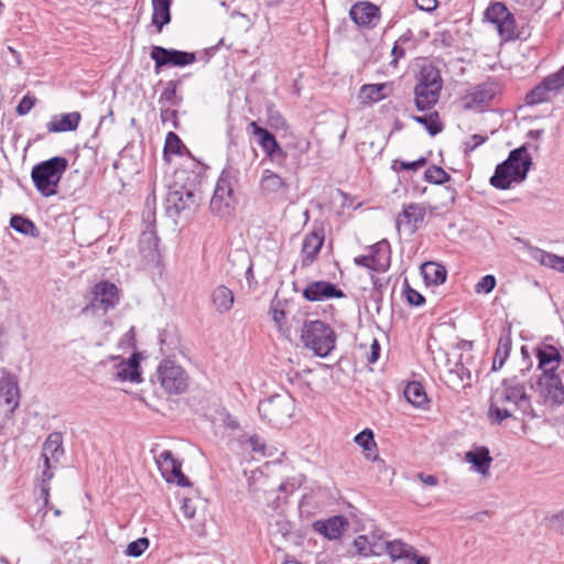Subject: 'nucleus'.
<instances>
[{"label":"nucleus","instance_id":"17","mask_svg":"<svg viewBox=\"0 0 564 564\" xmlns=\"http://www.w3.org/2000/svg\"><path fill=\"white\" fill-rule=\"evenodd\" d=\"M498 93L499 85L496 82L488 80L478 84L463 96V106L465 109H482L494 100Z\"/></svg>","mask_w":564,"mask_h":564},{"label":"nucleus","instance_id":"10","mask_svg":"<svg viewBox=\"0 0 564 564\" xmlns=\"http://www.w3.org/2000/svg\"><path fill=\"white\" fill-rule=\"evenodd\" d=\"M564 87V66L546 76L541 83L527 93V106H536L550 100L551 94H557Z\"/></svg>","mask_w":564,"mask_h":564},{"label":"nucleus","instance_id":"58","mask_svg":"<svg viewBox=\"0 0 564 564\" xmlns=\"http://www.w3.org/2000/svg\"><path fill=\"white\" fill-rule=\"evenodd\" d=\"M434 42L442 47H451L455 42V37L451 31L443 30L435 34Z\"/></svg>","mask_w":564,"mask_h":564},{"label":"nucleus","instance_id":"62","mask_svg":"<svg viewBox=\"0 0 564 564\" xmlns=\"http://www.w3.org/2000/svg\"><path fill=\"white\" fill-rule=\"evenodd\" d=\"M249 444L253 452L264 454L265 444H264V441L260 436L252 435L249 438Z\"/></svg>","mask_w":564,"mask_h":564},{"label":"nucleus","instance_id":"8","mask_svg":"<svg viewBox=\"0 0 564 564\" xmlns=\"http://www.w3.org/2000/svg\"><path fill=\"white\" fill-rule=\"evenodd\" d=\"M91 294L93 299L90 303L83 308V313L98 310L107 313L119 304L121 297V292L118 286L107 280L96 283Z\"/></svg>","mask_w":564,"mask_h":564},{"label":"nucleus","instance_id":"49","mask_svg":"<svg viewBox=\"0 0 564 564\" xmlns=\"http://www.w3.org/2000/svg\"><path fill=\"white\" fill-rule=\"evenodd\" d=\"M149 544L150 543L148 538H139L128 544L126 555L131 557H139L145 552V550L149 547Z\"/></svg>","mask_w":564,"mask_h":564},{"label":"nucleus","instance_id":"53","mask_svg":"<svg viewBox=\"0 0 564 564\" xmlns=\"http://www.w3.org/2000/svg\"><path fill=\"white\" fill-rule=\"evenodd\" d=\"M487 137L481 134H473L463 143L464 153L468 155L470 152L475 151L479 145L487 141Z\"/></svg>","mask_w":564,"mask_h":564},{"label":"nucleus","instance_id":"13","mask_svg":"<svg viewBox=\"0 0 564 564\" xmlns=\"http://www.w3.org/2000/svg\"><path fill=\"white\" fill-rule=\"evenodd\" d=\"M535 383L539 394L545 403L553 405L564 403V384L558 372L541 373Z\"/></svg>","mask_w":564,"mask_h":564},{"label":"nucleus","instance_id":"6","mask_svg":"<svg viewBox=\"0 0 564 564\" xmlns=\"http://www.w3.org/2000/svg\"><path fill=\"white\" fill-rule=\"evenodd\" d=\"M295 410V401L289 393L273 394L260 401L258 411L262 420L272 426L281 427L286 424Z\"/></svg>","mask_w":564,"mask_h":564},{"label":"nucleus","instance_id":"26","mask_svg":"<svg viewBox=\"0 0 564 564\" xmlns=\"http://www.w3.org/2000/svg\"><path fill=\"white\" fill-rule=\"evenodd\" d=\"M82 116L78 111L54 116L46 128L51 133L74 131L80 122Z\"/></svg>","mask_w":564,"mask_h":564},{"label":"nucleus","instance_id":"24","mask_svg":"<svg viewBox=\"0 0 564 564\" xmlns=\"http://www.w3.org/2000/svg\"><path fill=\"white\" fill-rule=\"evenodd\" d=\"M512 347V338H511V326L507 325L502 328L498 346L495 351L492 367L494 371L501 369L508 359Z\"/></svg>","mask_w":564,"mask_h":564},{"label":"nucleus","instance_id":"7","mask_svg":"<svg viewBox=\"0 0 564 564\" xmlns=\"http://www.w3.org/2000/svg\"><path fill=\"white\" fill-rule=\"evenodd\" d=\"M156 380L169 394H181L188 388L186 371L173 360L163 359L155 372Z\"/></svg>","mask_w":564,"mask_h":564},{"label":"nucleus","instance_id":"43","mask_svg":"<svg viewBox=\"0 0 564 564\" xmlns=\"http://www.w3.org/2000/svg\"><path fill=\"white\" fill-rule=\"evenodd\" d=\"M234 194L224 191V187H215L214 195L210 199V209L216 214H224L232 202Z\"/></svg>","mask_w":564,"mask_h":564},{"label":"nucleus","instance_id":"4","mask_svg":"<svg viewBox=\"0 0 564 564\" xmlns=\"http://www.w3.org/2000/svg\"><path fill=\"white\" fill-rule=\"evenodd\" d=\"M67 169L66 158L53 156L32 167L31 180L42 196L51 197L58 193V184Z\"/></svg>","mask_w":564,"mask_h":564},{"label":"nucleus","instance_id":"23","mask_svg":"<svg viewBox=\"0 0 564 564\" xmlns=\"http://www.w3.org/2000/svg\"><path fill=\"white\" fill-rule=\"evenodd\" d=\"M348 525L347 520L341 516L332 517L325 521L317 520L313 523V529L329 540L337 539Z\"/></svg>","mask_w":564,"mask_h":564},{"label":"nucleus","instance_id":"25","mask_svg":"<svg viewBox=\"0 0 564 564\" xmlns=\"http://www.w3.org/2000/svg\"><path fill=\"white\" fill-rule=\"evenodd\" d=\"M19 387L12 377H2L0 379V403L4 404L10 412H13L19 405Z\"/></svg>","mask_w":564,"mask_h":564},{"label":"nucleus","instance_id":"9","mask_svg":"<svg viewBox=\"0 0 564 564\" xmlns=\"http://www.w3.org/2000/svg\"><path fill=\"white\" fill-rule=\"evenodd\" d=\"M485 20L496 25V29L505 41L516 40V20L505 3L494 2L485 11Z\"/></svg>","mask_w":564,"mask_h":564},{"label":"nucleus","instance_id":"54","mask_svg":"<svg viewBox=\"0 0 564 564\" xmlns=\"http://www.w3.org/2000/svg\"><path fill=\"white\" fill-rule=\"evenodd\" d=\"M177 110L171 107H160V118L163 123L171 121L175 129L178 128Z\"/></svg>","mask_w":564,"mask_h":564},{"label":"nucleus","instance_id":"18","mask_svg":"<svg viewBox=\"0 0 564 564\" xmlns=\"http://www.w3.org/2000/svg\"><path fill=\"white\" fill-rule=\"evenodd\" d=\"M158 467L167 482H176L181 487H189L188 478L182 473V463L169 449L156 457Z\"/></svg>","mask_w":564,"mask_h":564},{"label":"nucleus","instance_id":"52","mask_svg":"<svg viewBox=\"0 0 564 564\" xmlns=\"http://www.w3.org/2000/svg\"><path fill=\"white\" fill-rule=\"evenodd\" d=\"M35 104H36V97L31 94H26L20 100L19 105L17 106L15 111L19 116H25L31 111V109L35 106Z\"/></svg>","mask_w":564,"mask_h":564},{"label":"nucleus","instance_id":"50","mask_svg":"<svg viewBox=\"0 0 564 564\" xmlns=\"http://www.w3.org/2000/svg\"><path fill=\"white\" fill-rule=\"evenodd\" d=\"M159 243V237L156 236L155 231L151 228L148 230H144L140 237V246L141 249L144 250L145 248L148 250H155Z\"/></svg>","mask_w":564,"mask_h":564},{"label":"nucleus","instance_id":"19","mask_svg":"<svg viewBox=\"0 0 564 564\" xmlns=\"http://www.w3.org/2000/svg\"><path fill=\"white\" fill-rule=\"evenodd\" d=\"M303 297L308 302H321L330 299H341L345 293L336 284L329 281L310 282L302 291Z\"/></svg>","mask_w":564,"mask_h":564},{"label":"nucleus","instance_id":"16","mask_svg":"<svg viewBox=\"0 0 564 564\" xmlns=\"http://www.w3.org/2000/svg\"><path fill=\"white\" fill-rule=\"evenodd\" d=\"M354 262L372 271H386L390 267V245L379 241L369 248V253L356 257Z\"/></svg>","mask_w":564,"mask_h":564},{"label":"nucleus","instance_id":"45","mask_svg":"<svg viewBox=\"0 0 564 564\" xmlns=\"http://www.w3.org/2000/svg\"><path fill=\"white\" fill-rule=\"evenodd\" d=\"M404 397L414 406H422L426 403L427 397L423 386L416 381L408 383L404 389Z\"/></svg>","mask_w":564,"mask_h":564},{"label":"nucleus","instance_id":"15","mask_svg":"<svg viewBox=\"0 0 564 564\" xmlns=\"http://www.w3.org/2000/svg\"><path fill=\"white\" fill-rule=\"evenodd\" d=\"M229 138L227 163L217 180L216 187L220 189L224 187V191L234 194V186L238 183L241 172L239 161L236 158L238 155V144L231 134H229Z\"/></svg>","mask_w":564,"mask_h":564},{"label":"nucleus","instance_id":"64","mask_svg":"<svg viewBox=\"0 0 564 564\" xmlns=\"http://www.w3.org/2000/svg\"><path fill=\"white\" fill-rule=\"evenodd\" d=\"M380 344L377 338L372 339L371 346H370V355L368 357L369 364H375L379 357H380Z\"/></svg>","mask_w":564,"mask_h":564},{"label":"nucleus","instance_id":"48","mask_svg":"<svg viewBox=\"0 0 564 564\" xmlns=\"http://www.w3.org/2000/svg\"><path fill=\"white\" fill-rule=\"evenodd\" d=\"M424 178L430 183L441 185L448 182L451 180V175L441 166L431 165L425 170Z\"/></svg>","mask_w":564,"mask_h":564},{"label":"nucleus","instance_id":"36","mask_svg":"<svg viewBox=\"0 0 564 564\" xmlns=\"http://www.w3.org/2000/svg\"><path fill=\"white\" fill-rule=\"evenodd\" d=\"M386 89V83L362 85L359 91L361 104L370 105L384 99L387 97Z\"/></svg>","mask_w":564,"mask_h":564},{"label":"nucleus","instance_id":"11","mask_svg":"<svg viewBox=\"0 0 564 564\" xmlns=\"http://www.w3.org/2000/svg\"><path fill=\"white\" fill-rule=\"evenodd\" d=\"M150 57L154 61V72L159 74L165 66H186L196 61L195 53L165 48L154 45L151 48Z\"/></svg>","mask_w":564,"mask_h":564},{"label":"nucleus","instance_id":"51","mask_svg":"<svg viewBox=\"0 0 564 564\" xmlns=\"http://www.w3.org/2000/svg\"><path fill=\"white\" fill-rule=\"evenodd\" d=\"M496 286V278L491 274H487L482 276L478 283L475 285V291L477 293H484L488 294L490 293Z\"/></svg>","mask_w":564,"mask_h":564},{"label":"nucleus","instance_id":"30","mask_svg":"<svg viewBox=\"0 0 564 564\" xmlns=\"http://www.w3.org/2000/svg\"><path fill=\"white\" fill-rule=\"evenodd\" d=\"M248 129L251 130L253 135L258 137V144L268 158L280 147L274 134L268 129L260 127L256 121H250Z\"/></svg>","mask_w":564,"mask_h":564},{"label":"nucleus","instance_id":"63","mask_svg":"<svg viewBox=\"0 0 564 564\" xmlns=\"http://www.w3.org/2000/svg\"><path fill=\"white\" fill-rule=\"evenodd\" d=\"M268 159L278 165H283L286 160V152L280 145Z\"/></svg>","mask_w":564,"mask_h":564},{"label":"nucleus","instance_id":"32","mask_svg":"<svg viewBox=\"0 0 564 564\" xmlns=\"http://www.w3.org/2000/svg\"><path fill=\"white\" fill-rule=\"evenodd\" d=\"M470 371L462 361L455 364L453 369H449L446 375V383L452 389H464L470 386Z\"/></svg>","mask_w":564,"mask_h":564},{"label":"nucleus","instance_id":"41","mask_svg":"<svg viewBox=\"0 0 564 564\" xmlns=\"http://www.w3.org/2000/svg\"><path fill=\"white\" fill-rule=\"evenodd\" d=\"M426 284H442L446 280V270L435 262H426L421 268Z\"/></svg>","mask_w":564,"mask_h":564},{"label":"nucleus","instance_id":"2","mask_svg":"<svg viewBox=\"0 0 564 564\" xmlns=\"http://www.w3.org/2000/svg\"><path fill=\"white\" fill-rule=\"evenodd\" d=\"M528 143L509 152L508 158L499 163L489 183L492 187L501 191L509 189L512 183L520 184L527 176L533 164L528 152Z\"/></svg>","mask_w":564,"mask_h":564},{"label":"nucleus","instance_id":"22","mask_svg":"<svg viewBox=\"0 0 564 564\" xmlns=\"http://www.w3.org/2000/svg\"><path fill=\"white\" fill-rule=\"evenodd\" d=\"M113 360H119L116 366V378L120 381H130L140 383L142 381L140 371V354L134 352L128 359L111 357Z\"/></svg>","mask_w":564,"mask_h":564},{"label":"nucleus","instance_id":"27","mask_svg":"<svg viewBox=\"0 0 564 564\" xmlns=\"http://www.w3.org/2000/svg\"><path fill=\"white\" fill-rule=\"evenodd\" d=\"M466 462L470 463L475 470L482 476L489 475V468L492 463L489 449L485 446L476 447L465 455Z\"/></svg>","mask_w":564,"mask_h":564},{"label":"nucleus","instance_id":"31","mask_svg":"<svg viewBox=\"0 0 564 564\" xmlns=\"http://www.w3.org/2000/svg\"><path fill=\"white\" fill-rule=\"evenodd\" d=\"M426 216V208L422 204L410 203L403 207L402 213L397 218V227L400 228L401 224H412L414 230L417 229V225L421 224Z\"/></svg>","mask_w":564,"mask_h":564},{"label":"nucleus","instance_id":"56","mask_svg":"<svg viewBox=\"0 0 564 564\" xmlns=\"http://www.w3.org/2000/svg\"><path fill=\"white\" fill-rule=\"evenodd\" d=\"M427 163V160L425 158H420L415 161H412V162H404V161H394L393 164H392V167L394 170H397V164H400V169L401 170H405V171H417L419 169L423 167L424 165H426Z\"/></svg>","mask_w":564,"mask_h":564},{"label":"nucleus","instance_id":"34","mask_svg":"<svg viewBox=\"0 0 564 564\" xmlns=\"http://www.w3.org/2000/svg\"><path fill=\"white\" fill-rule=\"evenodd\" d=\"M284 180L271 170H264L260 180V189L264 195L276 194L281 189H286Z\"/></svg>","mask_w":564,"mask_h":564},{"label":"nucleus","instance_id":"20","mask_svg":"<svg viewBox=\"0 0 564 564\" xmlns=\"http://www.w3.org/2000/svg\"><path fill=\"white\" fill-rule=\"evenodd\" d=\"M350 19L359 26L373 29L380 21V9L370 1H359L349 10Z\"/></svg>","mask_w":564,"mask_h":564},{"label":"nucleus","instance_id":"35","mask_svg":"<svg viewBox=\"0 0 564 564\" xmlns=\"http://www.w3.org/2000/svg\"><path fill=\"white\" fill-rule=\"evenodd\" d=\"M182 85L181 79L176 80H169L165 84L164 89L162 90L160 97H159V105L160 107H180L183 97L177 94V89Z\"/></svg>","mask_w":564,"mask_h":564},{"label":"nucleus","instance_id":"61","mask_svg":"<svg viewBox=\"0 0 564 564\" xmlns=\"http://www.w3.org/2000/svg\"><path fill=\"white\" fill-rule=\"evenodd\" d=\"M181 510L185 518L194 519L196 516V507L194 501L189 498H184L182 501Z\"/></svg>","mask_w":564,"mask_h":564},{"label":"nucleus","instance_id":"39","mask_svg":"<svg viewBox=\"0 0 564 564\" xmlns=\"http://www.w3.org/2000/svg\"><path fill=\"white\" fill-rule=\"evenodd\" d=\"M531 256L540 264L564 272V257H558L539 248L533 249Z\"/></svg>","mask_w":564,"mask_h":564},{"label":"nucleus","instance_id":"47","mask_svg":"<svg viewBox=\"0 0 564 564\" xmlns=\"http://www.w3.org/2000/svg\"><path fill=\"white\" fill-rule=\"evenodd\" d=\"M352 545L356 550V553L364 557L381 554V550H376L373 546H371V542L367 535H358L354 540Z\"/></svg>","mask_w":564,"mask_h":564},{"label":"nucleus","instance_id":"33","mask_svg":"<svg viewBox=\"0 0 564 564\" xmlns=\"http://www.w3.org/2000/svg\"><path fill=\"white\" fill-rule=\"evenodd\" d=\"M171 4L172 0H152V23L158 32L171 22Z\"/></svg>","mask_w":564,"mask_h":564},{"label":"nucleus","instance_id":"28","mask_svg":"<svg viewBox=\"0 0 564 564\" xmlns=\"http://www.w3.org/2000/svg\"><path fill=\"white\" fill-rule=\"evenodd\" d=\"M63 455V435L59 432H53L46 437L43 444L41 454L43 463L47 464V462L51 460L58 462Z\"/></svg>","mask_w":564,"mask_h":564},{"label":"nucleus","instance_id":"14","mask_svg":"<svg viewBox=\"0 0 564 564\" xmlns=\"http://www.w3.org/2000/svg\"><path fill=\"white\" fill-rule=\"evenodd\" d=\"M196 194L185 186L174 184L169 186L165 196V212L170 217H177L183 210L196 204Z\"/></svg>","mask_w":564,"mask_h":564},{"label":"nucleus","instance_id":"5","mask_svg":"<svg viewBox=\"0 0 564 564\" xmlns=\"http://www.w3.org/2000/svg\"><path fill=\"white\" fill-rule=\"evenodd\" d=\"M301 339L306 348L313 350L318 357H327L335 348L336 334L323 321H308L302 327Z\"/></svg>","mask_w":564,"mask_h":564},{"label":"nucleus","instance_id":"46","mask_svg":"<svg viewBox=\"0 0 564 564\" xmlns=\"http://www.w3.org/2000/svg\"><path fill=\"white\" fill-rule=\"evenodd\" d=\"M183 150L186 148L180 137L173 131L167 132L163 150L164 160L169 162L171 154L182 155Z\"/></svg>","mask_w":564,"mask_h":564},{"label":"nucleus","instance_id":"3","mask_svg":"<svg viewBox=\"0 0 564 564\" xmlns=\"http://www.w3.org/2000/svg\"><path fill=\"white\" fill-rule=\"evenodd\" d=\"M413 89L414 105L419 111H430L438 102L443 89L440 69L433 64L422 65Z\"/></svg>","mask_w":564,"mask_h":564},{"label":"nucleus","instance_id":"37","mask_svg":"<svg viewBox=\"0 0 564 564\" xmlns=\"http://www.w3.org/2000/svg\"><path fill=\"white\" fill-rule=\"evenodd\" d=\"M355 442L366 452V458L372 462L379 460L377 454V444L375 442L373 432L370 429H365L355 436Z\"/></svg>","mask_w":564,"mask_h":564},{"label":"nucleus","instance_id":"40","mask_svg":"<svg viewBox=\"0 0 564 564\" xmlns=\"http://www.w3.org/2000/svg\"><path fill=\"white\" fill-rule=\"evenodd\" d=\"M531 256L540 264L564 272V257H558L539 248L533 249Z\"/></svg>","mask_w":564,"mask_h":564},{"label":"nucleus","instance_id":"44","mask_svg":"<svg viewBox=\"0 0 564 564\" xmlns=\"http://www.w3.org/2000/svg\"><path fill=\"white\" fill-rule=\"evenodd\" d=\"M10 226L18 232L30 236V237H37L39 236V229L35 226V224L21 215H13L10 219Z\"/></svg>","mask_w":564,"mask_h":564},{"label":"nucleus","instance_id":"29","mask_svg":"<svg viewBox=\"0 0 564 564\" xmlns=\"http://www.w3.org/2000/svg\"><path fill=\"white\" fill-rule=\"evenodd\" d=\"M210 301L216 312L219 314H225L232 308L235 303V295L229 288L221 284L212 291Z\"/></svg>","mask_w":564,"mask_h":564},{"label":"nucleus","instance_id":"57","mask_svg":"<svg viewBox=\"0 0 564 564\" xmlns=\"http://www.w3.org/2000/svg\"><path fill=\"white\" fill-rule=\"evenodd\" d=\"M410 40V36L402 35L399 37V40L394 43L391 54L393 56V59L391 62L392 65H397L398 61L400 58H403L405 56V50L400 45V43H405Z\"/></svg>","mask_w":564,"mask_h":564},{"label":"nucleus","instance_id":"1","mask_svg":"<svg viewBox=\"0 0 564 564\" xmlns=\"http://www.w3.org/2000/svg\"><path fill=\"white\" fill-rule=\"evenodd\" d=\"M531 364L524 366L518 373L506 377L496 388L489 400L488 419L492 424H501L513 416V412L521 414V421L527 422L539 417L532 405V397L528 392V383L533 389L529 377Z\"/></svg>","mask_w":564,"mask_h":564},{"label":"nucleus","instance_id":"12","mask_svg":"<svg viewBox=\"0 0 564 564\" xmlns=\"http://www.w3.org/2000/svg\"><path fill=\"white\" fill-rule=\"evenodd\" d=\"M325 241V227L323 221L315 220L312 230L305 235L301 248L302 268L311 267L318 258Z\"/></svg>","mask_w":564,"mask_h":564},{"label":"nucleus","instance_id":"42","mask_svg":"<svg viewBox=\"0 0 564 564\" xmlns=\"http://www.w3.org/2000/svg\"><path fill=\"white\" fill-rule=\"evenodd\" d=\"M411 118L415 122L422 124L432 137L441 133L443 130V124L440 120V115L437 111H432L424 116L414 115Z\"/></svg>","mask_w":564,"mask_h":564},{"label":"nucleus","instance_id":"55","mask_svg":"<svg viewBox=\"0 0 564 564\" xmlns=\"http://www.w3.org/2000/svg\"><path fill=\"white\" fill-rule=\"evenodd\" d=\"M404 293L408 303L412 306H421L425 302L424 296L416 290L412 289L409 284H406Z\"/></svg>","mask_w":564,"mask_h":564},{"label":"nucleus","instance_id":"38","mask_svg":"<svg viewBox=\"0 0 564 564\" xmlns=\"http://www.w3.org/2000/svg\"><path fill=\"white\" fill-rule=\"evenodd\" d=\"M414 547L401 540H393L386 542V552L392 561L405 560L409 561L411 555H414Z\"/></svg>","mask_w":564,"mask_h":564},{"label":"nucleus","instance_id":"59","mask_svg":"<svg viewBox=\"0 0 564 564\" xmlns=\"http://www.w3.org/2000/svg\"><path fill=\"white\" fill-rule=\"evenodd\" d=\"M550 528L564 534V509L547 519Z\"/></svg>","mask_w":564,"mask_h":564},{"label":"nucleus","instance_id":"60","mask_svg":"<svg viewBox=\"0 0 564 564\" xmlns=\"http://www.w3.org/2000/svg\"><path fill=\"white\" fill-rule=\"evenodd\" d=\"M269 124L273 129H285L288 127L285 119L279 111L269 110Z\"/></svg>","mask_w":564,"mask_h":564},{"label":"nucleus","instance_id":"21","mask_svg":"<svg viewBox=\"0 0 564 564\" xmlns=\"http://www.w3.org/2000/svg\"><path fill=\"white\" fill-rule=\"evenodd\" d=\"M538 359V368L542 373L557 372L561 365L562 355L553 345L540 344L534 348Z\"/></svg>","mask_w":564,"mask_h":564}]
</instances>
